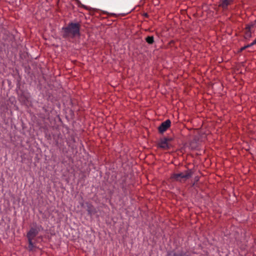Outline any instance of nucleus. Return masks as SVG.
Returning <instances> with one entry per match:
<instances>
[{"instance_id":"423d86ee","label":"nucleus","mask_w":256,"mask_h":256,"mask_svg":"<svg viewBox=\"0 0 256 256\" xmlns=\"http://www.w3.org/2000/svg\"><path fill=\"white\" fill-rule=\"evenodd\" d=\"M166 256H194L188 252L183 250L176 251L174 250L167 252Z\"/></svg>"},{"instance_id":"7ed1b4c3","label":"nucleus","mask_w":256,"mask_h":256,"mask_svg":"<svg viewBox=\"0 0 256 256\" xmlns=\"http://www.w3.org/2000/svg\"><path fill=\"white\" fill-rule=\"evenodd\" d=\"M194 174L192 169H188L184 172H181L178 174H174L172 176V178L178 182L186 181L192 178Z\"/></svg>"},{"instance_id":"ddd939ff","label":"nucleus","mask_w":256,"mask_h":256,"mask_svg":"<svg viewBox=\"0 0 256 256\" xmlns=\"http://www.w3.org/2000/svg\"><path fill=\"white\" fill-rule=\"evenodd\" d=\"M164 138L168 140V143H170V142H172L174 140V138L171 136H165Z\"/></svg>"},{"instance_id":"4be33fe9","label":"nucleus","mask_w":256,"mask_h":256,"mask_svg":"<svg viewBox=\"0 0 256 256\" xmlns=\"http://www.w3.org/2000/svg\"><path fill=\"white\" fill-rule=\"evenodd\" d=\"M34 242H35V244H36V240H34Z\"/></svg>"},{"instance_id":"412c9836","label":"nucleus","mask_w":256,"mask_h":256,"mask_svg":"<svg viewBox=\"0 0 256 256\" xmlns=\"http://www.w3.org/2000/svg\"><path fill=\"white\" fill-rule=\"evenodd\" d=\"M195 182H194L192 184V186H194L195 184Z\"/></svg>"},{"instance_id":"6e6552de","label":"nucleus","mask_w":256,"mask_h":256,"mask_svg":"<svg viewBox=\"0 0 256 256\" xmlns=\"http://www.w3.org/2000/svg\"><path fill=\"white\" fill-rule=\"evenodd\" d=\"M170 124L171 121L169 119L162 122L158 128V132L160 134H162L170 126Z\"/></svg>"},{"instance_id":"2eb2a0df","label":"nucleus","mask_w":256,"mask_h":256,"mask_svg":"<svg viewBox=\"0 0 256 256\" xmlns=\"http://www.w3.org/2000/svg\"><path fill=\"white\" fill-rule=\"evenodd\" d=\"M254 44H256V38L254 40V42L250 44V46H252V45H254Z\"/></svg>"},{"instance_id":"20e7f679","label":"nucleus","mask_w":256,"mask_h":256,"mask_svg":"<svg viewBox=\"0 0 256 256\" xmlns=\"http://www.w3.org/2000/svg\"><path fill=\"white\" fill-rule=\"evenodd\" d=\"M44 228L41 225L38 224L36 222H33L32 226L26 234L27 238L34 239L38 234V232L43 230Z\"/></svg>"},{"instance_id":"aec40b11","label":"nucleus","mask_w":256,"mask_h":256,"mask_svg":"<svg viewBox=\"0 0 256 256\" xmlns=\"http://www.w3.org/2000/svg\"><path fill=\"white\" fill-rule=\"evenodd\" d=\"M236 75L234 76V78H236V80H237V78H236Z\"/></svg>"},{"instance_id":"dca6fc26","label":"nucleus","mask_w":256,"mask_h":256,"mask_svg":"<svg viewBox=\"0 0 256 256\" xmlns=\"http://www.w3.org/2000/svg\"><path fill=\"white\" fill-rule=\"evenodd\" d=\"M144 16L146 18H148V14H147V13H144Z\"/></svg>"},{"instance_id":"f8f14e48","label":"nucleus","mask_w":256,"mask_h":256,"mask_svg":"<svg viewBox=\"0 0 256 256\" xmlns=\"http://www.w3.org/2000/svg\"><path fill=\"white\" fill-rule=\"evenodd\" d=\"M146 42L149 44H152L154 42V37L152 36H148L145 38Z\"/></svg>"},{"instance_id":"6ab92c4d","label":"nucleus","mask_w":256,"mask_h":256,"mask_svg":"<svg viewBox=\"0 0 256 256\" xmlns=\"http://www.w3.org/2000/svg\"><path fill=\"white\" fill-rule=\"evenodd\" d=\"M235 73H236V74H238V72L236 73V71H235Z\"/></svg>"},{"instance_id":"39448f33","label":"nucleus","mask_w":256,"mask_h":256,"mask_svg":"<svg viewBox=\"0 0 256 256\" xmlns=\"http://www.w3.org/2000/svg\"><path fill=\"white\" fill-rule=\"evenodd\" d=\"M256 27V23L251 22L246 24L244 30V38L246 39H249L252 36V34L254 32Z\"/></svg>"},{"instance_id":"5701e85b","label":"nucleus","mask_w":256,"mask_h":256,"mask_svg":"<svg viewBox=\"0 0 256 256\" xmlns=\"http://www.w3.org/2000/svg\"><path fill=\"white\" fill-rule=\"evenodd\" d=\"M238 52H240V49H238Z\"/></svg>"},{"instance_id":"a211bd4d","label":"nucleus","mask_w":256,"mask_h":256,"mask_svg":"<svg viewBox=\"0 0 256 256\" xmlns=\"http://www.w3.org/2000/svg\"><path fill=\"white\" fill-rule=\"evenodd\" d=\"M245 48H246V47H244L243 48H241L240 50H242L244 49Z\"/></svg>"},{"instance_id":"1a4fd4ad","label":"nucleus","mask_w":256,"mask_h":256,"mask_svg":"<svg viewBox=\"0 0 256 256\" xmlns=\"http://www.w3.org/2000/svg\"><path fill=\"white\" fill-rule=\"evenodd\" d=\"M158 146L163 150H168L170 149L172 145L170 143H168V140L164 137L160 139Z\"/></svg>"},{"instance_id":"f03ea898","label":"nucleus","mask_w":256,"mask_h":256,"mask_svg":"<svg viewBox=\"0 0 256 256\" xmlns=\"http://www.w3.org/2000/svg\"><path fill=\"white\" fill-rule=\"evenodd\" d=\"M18 96V100L20 102L23 106L28 108L31 105L30 94L27 91L23 90H20L19 91L16 90Z\"/></svg>"},{"instance_id":"4468645a","label":"nucleus","mask_w":256,"mask_h":256,"mask_svg":"<svg viewBox=\"0 0 256 256\" xmlns=\"http://www.w3.org/2000/svg\"><path fill=\"white\" fill-rule=\"evenodd\" d=\"M76 4H78V6L82 7V8H86V6L83 5L80 2L79 0H74Z\"/></svg>"},{"instance_id":"f3484780","label":"nucleus","mask_w":256,"mask_h":256,"mask_svg":"<svg viewBox=\"0 0 256 256\" xmlns=\"http://www.w3.org/2000/svg\"><path fill=\"white\" fill-rule=\"evenodd\" d=\"M198 180H199L198 178V177H196V178H195V181H194V182H198Z\"/></svg>"},{"instance_id":"f257e3e1","label":"nucleus","mask_w":256,"mask_h":256,"mask_svg":"<svg viewBox=\"0 0 256 256\" xmlns=\"http://www.w3.org/2000/svg\"><path fill=\"white\" fill-rule=\"evenodd\" d=\"M81 24L80 22H69L66 26H64L62 29V36L64 38H74L76 36H80Z\"/></svg>"},{"instance_id":"9b49d317","label":"nucleus","mask_w":256,"mask_h":256,"mask_svg":"<svg viewBox=\"0 0 256 256\" xmlns=\"http://www.w3.org/2000/svg\"><path fill=\"white\" fill-rule=\"evenodd\" d=\"M232 1V0H220V6L222 7L223 9H226Z\"/></svg>"},{"instance_id":"9d476101","label":"nucleus","mask_w":256,"mask_h":256,"mask_svg":"<svg viewBox=\"0 0 256 256\" xmlns=\"http://www.w3.org/2000/svg\"><path fill=\"white\" fill-rule=\"evenodd\" d=\"M28 250L30 252L34 251L36 248H37V246L36 244H35V242H34L33 240L34 239L28 238Z\"/></svg>"},{"instance_id":"0eeeda50","label":"nucleus","mask_w":256,"mask_h":256,"mask_svg":"<svg viewBox=\"0 0 256 256\" xmlns=\"http://www.w3.org/2000/svg\"><path fill=\"white\" fill-rule=\"evenodd\" d=\"M82 206L86 208L88 212V214L90 216H92L96 212V208L91 203L88 202H86L84 204L82 203Z\"/></svg>"}]
</instances>
